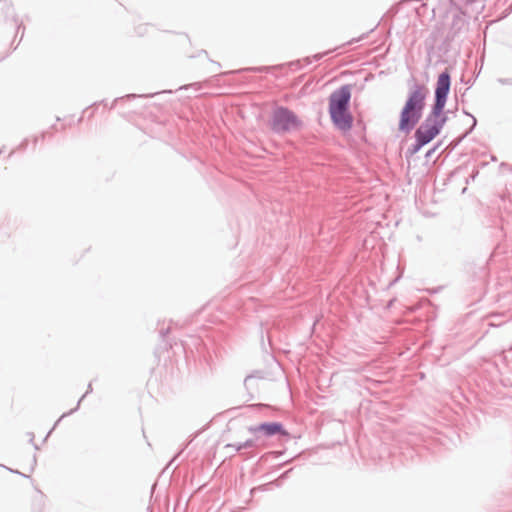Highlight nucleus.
Returning <instances> with one entry per match:
<instances>
[{"instance_id": "obj_21", "label": "nucleus", "mask_w": 512, "mask_h": 512, "mask_svg": "<svg viewBox=\"0 0 512 512\" xmlns=\"http://www.w3.org/2000/svg\"><path fill=\"white\" fill-rule=\"evenodd\" d=\"M292 470H293V469L291 468V469H289V470H287V471L283 472V473L280 475V477H279V479H278V480H284V479L288 478V476H289V474L292 472Z\"/></svg>"}, {"instance_id": "obj_24", "label": "nucleus", "mask_w": 512, "mask_h": 512, "mask_svg": "<svg viewBox=\"0 0 512 512\" xmlns=\"http://www.w3.org/2000/svg\"><path fill=\"white\" fill-rule=\"evenodd\" d=\"M30 435H31V437H30V442L34 445V448H35L36 450H37V449H39V447H38L36 444H34V435H33V434H30Z\"/></svg>"}, {"instance_id": "obj_15", "label": "nucleus", "mask_w": 512, "mask_h": 512, "mask_svg": "<svg viewBox=\"0 0 512 512\" xmlns=\"http://www.w3.org/2000/svg\"><path fill=\"white\" fill-rule=\"evenodd\" d=\"M226 448H233L237 452H239V451L244 449V447H242V442H240V443H229V444L226 445Z\"/></svg>"}, {"instance_id": "obj_32", "label": "nucleus", "mask_w": 512, "mask_h": 512, "mask_svg": "<svg viewBox=\"0 0 512 512\" xmlns=\"http://www.w3.org/2000/svg\"><path fill=\"white\" fill-rule=\"evenodd\" d=\"M62 419H63V418H61V417H60V418L57 420V422L55 423V425H54V426H52V429H55V426H56V425H57V424H58Z\"/></svg>"}, {"instance_id": "obj_10", "label": "nucleus", "mask_w": 512, "mask_h": 512, "mask_svg": "<svg viewBox=\"0 0 512 512\" xmlns=\"http://www.w3.org/2000/svg\"><path fill=\"white\" fill-rule=\"evenodd\" d=\"M425 144L422 143L419 139H415V142L406 150L405 158L409 160L412 156L418 153Z\"/></svg>"}, {"instance_id": "obj_13", "label": "nucleus", "mask_w": 512, "mask_h": 512, "mask_svg": "<svg viewBox=\"0 0 512 512\" xmlns=\"http://www.w3.org/2000/svg\"><path fill=\"white\" fill-rule=\"evenodd\" d=\"M254 436H255V438L247 439L246 441L242 442V447H244V449L257 446V441L259 439V436L258 435H254Z\"/></svg>"}, {"instance_id": "obj_17", "label": "nucleus", "mask_w": 512, "mask_h": 512, "mask_svg": "<svg viewBox=\"0 0 512 512\" xmlns=\"http://www.w3.org/2000/svg\"><path fill=\"white\" fill-rule=\"evenodd\" d=\"M498 82L502 85H512V78H499Z\"/></svg>"}, {"instance_id": "obj_19", "label": "nucleus", "mask_w": 512, "mask_h": 512, "mask_svg": "<svg viewBox=\"0 0 512 512\" xmlns=\"http://www.w3.org/2000/svg\"><path fill=\"white\" fill-rule=\"evenodd\" d=\"M169 332H170V328L169 327L166 328V329H161L160 332H159L160 338L162 340H164L165 337L169 334Z\"/></svg>"}, {"instance_id": "obj_6", "label": "nucleus", "mask_w": 512, "mask_h": 512, "mask_svg": "<svg viewBox=\"0 0 512 512\" xmlns=\"http://www.w3.org/2000/svg\"><path fill=\"white\" fill-rule=\"evenodd\" d=\"M470 13L475 16L481 14L485 8L486 0H462Z\"/></svg>"}, {"instance_id": "obj_38", "label": "nucleus", "mask_w": 512, "mask_h": 512, "mask_svg": "<svg viewBox=\"0 0 512 512\" xmlns=\"http://www.w3.org/2000/svg\"><path fill=\"white\" fill-rule=\"evenodd\" d=\"M215 65H217L218 67H221L220 63L219 62H215V61H212Z\"/></svg>"}, {"instance_id": "obj_16", "label": "nucleus", "mask_w": 512, "mask_h": 512, "mask_svg": "<svg viewBox=\"0 0 512 512\" xmlns=\"http://www.w3.org/2000/svg\"><path fill=\"white\" fill-rule=\"evenodd\" d=\"M464 170V168H462L461 166L457 167L453 172H450L449 174V177H450V180L452 178H454L456 175H459L461 174V172Z\"/></svg>"}, {"instance_id": "obj_40", "label": "nucleus", "mask_w": 512, "mask_h": 512, "mask_svg": "<svg viewBox=\"0 0 512 512\" xmlns=\"http://www.w3.org/2000/svg\"><path fill=\"white\" fill-rule=\"evenodd\" d=\"M33 462H34V464H36V456H34Z\"/></svg>"}, {"instance_id": "obj_4", "label": "nucleus", "mask_w": 512, "mask_h": 512, "mask_svg": "<svg viewBox=\"0 0 512 512\" xmlns=\"http://www.w3.org/2000/svg\"><path fill=\"white\" fill-rule=\"evenodd\" d=\"M302 125L303 123L300 118L285 106H276L269 120L270 130L277 135L299 130Z\"/></svg>"}, {"instance_id": "obj_33", "label": "nucleus", "mask_w": 512, "mask_h": 512, "mask_svg": "<svg viewBox=\"0 0 512 512\" xmlns=\"http://www.w3.org/2000/svg\"><path fill=\"white\" fill-rule=\"evenodd\" d=\"M45 137H46V132H43V133L41 134L40 138L43 140V139H45Z\"/></svg>"}, {"instance_id": "obj_30", "label": "nucleus", "mask_w": 512, "mask_h": 512, "mask_svg": "<svg viewBox=\"0 0 512 512\" xmlns=\"http://www.w3.org/2000/svg\"><path fill=\"white\" fill-rule=\"evenodd\" d=\"M20 29H22L24 31L25 27H23L22 25H18L17 26V33H19Z\"/></svg>"}, {"instance_id": "obj_8", "label": "nucleus", "mask_w": 512, "mask_h": 512, "mask_svg": "<svg viewBox=\"0 0 512 512\" xmlns=\"http://www.w3.org/2000/svg\"><path fill=\"white\" fill-rule=\"evenodd\" d=\"M465 114V117L467 116H470L471 117V125L468 129L465 130L464 133H462L459 137H457L456 139H454L453 141H450V152L468 135L472 132V130L474 129V127L476 126V119L475 117L471 116V115H468L466 113Z\"/></svg>"}, {"instance_id": "obj_18", "label": "nucleus", "mask_w": 512, "mask_h": 512, "mask_svg": "<svg viewBox=\"0 0 512 512\" xmlns=\"http://www.w3.org/2000/svg\"><path fill=\"white\" fill-rule=\"evenodd\" d=\"M437 148H438V146L436 145V146L432 147L431 149H429V150L426 152V154H425V158H426V159H430V158H431V156L434 154V152L436 151V149H437Z\"/></svg>"}, {"instance_id": "obj_29", "label": "nucleus", "mask_w": 512, "mask_h": 512, "mask_svg": "<svg viewBox=\"0 0 512 512\" xmlns=\"http://www.w3.org/2000/svg\"><path fill=\"white\" fill-rule=\"evenodd\" d=\"M251 378H252V376H251V375L246 376V378H245V380H244V384L246 385V384H247V382H248Z\"/></svg>"}, {"instance_id": "obj_20", "label": "nucleus", "mask_w": 512, "mask_h": 512, "mask_svg": "<svg viewBox=\"0 0 512 512\" xmlns=\"http://www.w3.org/2000/svg\"><path fill=\"white\" fill-rule=\"evenodd\" d=\"M329 53H330V51H326L324 53H317V54L313 55V59L315 61H319V60H321L323 58V56H325V55H327Z\"/></svg>"}, {"instance_id": "obj_31", "label": "nucleus", "mask_w": 512, "mask_h": 512, "mask_svg": "<svg viewBox=\"0 0 512 512\" xmlns=\"http://www.w3.org/2000/svg\"><path fill=\"white\" fill-rule=\"evenodd\" d=\"M11 471H12V472H15L16 474H19V475H21V476H23V477H28L27 475H25V474H23V473H20L19 471H13V470H11Z\"/></svg>"}, {"instance_id": "obj_12", "label": "nucleus", "mask_w": 512, "mask_h": 512, "mask_svg": "<svg viewBox=\"0 0 512 512\" xmlns=\"http://www.w3.org/2000/svg\"><path fill=\"white\" fill-rule=\"evenodd\" d=\"M91 392H92V384H91V383H89V384H88V387H87V391H86V393H85V394H84V395H83V396L78 400V402H77V404H76L75 408L71 409L70 411H68V412H66V413H63V414L61 415V418H65L66 416H69V415H71V414L75 413V412L79 409L80 404H81V401H82V400H83V399H84V398H85L89 393H91Z\"/></svg>"}, {"instance_id": "obj_39", "label": "nucleus", "mask_w": 512, "mask_h": 512, "mask_svg": "<svg viewBox=\"0 0 512 512\" xmlns=\"http://www.w3.org/2000/svg\"><path fill=\"white\" fill-rule=\"evenodd\" d=\"M466 191V187H464L462 190H461V193H465Z\"/></svg>"}, {"instance_id": "obj_3", "label": "nucleus", "mask_w": 512, "mask_h": 512, "mask_svg": "<svg viewBox=\"0 0 512 512\" xmlns=\"http://www.w3.org/2000/svg\"><path fill=\"white\" fill-rule=\"evenodd\" d=\"M351 101V86L343 85L333 91L329 97V114L333 125L348 131L353 126V116L349 111Z\"/></svg>"}, {"instance_id": "obj_27", "label": "nucleus", "mask_w": 512, "mask_h": 512, "mask_svg": "<svg viewBox=\"0 0 512 512\" xmlns=\"http://www.w3.org/2000/svg\"><path fill=\"white\" fill-rule=\"evenodd\" d=\"M449 9H450V14L453 12L454 10V4H453V1L450 0V6H449Z\"/></svg>"}, {"instance_id": "obj_26", "label": "nucleus", "mask_w": 512, "mask_h": 512, "mask_svg": "<svg viewBox=\"0 0 512 512\" xmlns=\"http://www.w3.org/2000/svg\"><path fill=\"white\" fill-rule=\"evenodd\" d=\"M182 451H183V450H181L180 452H178V453L174 456V458H172V459H171V461H170L169 465H170L172 462H174V460H175V459H176V458H177V457L182 453Z\"/></svg>"}, {"instance_id": "obj_23", "label": "nucleus", "mask_w": 512, "mask_h": 512, "mask_svg": "<svg viewBox=\"0 0 512 512\" xmlns=\"http://www.w3.org/2000/svg\"><path fill=\"white\" fill-rule=\"evenodd\" d=\"M465 183L468 184L469 183V179L471 178L472 180L475 178V175L474 174H470L469 176H465Z\"/></svg>"}, {"instance_id": "obj_1", "label": "nucleus", "mask_w": 512, "mask_h": 512, "mask_svg": "<svg viewBox=\"0 0 512 512\" xmlns=\"http://www.w3.org/2000/svg\"><path fill=\"white\" fill-rule=\"evenodd\" d=\"M448 99V67H446L440 74L437 80L434 103L431 112L426 116L424 121L415 130V139H419L422 143L427 145L430 143L440 132L446 122V115L444 108Z\"/></svg>"}, {"instance_id": "obj_11", "label": "nucleus", "mask_w": 512, "mask_h": 512, "mask_svg": "<svg viewBox=\"0 0 512 512\" xmlns=\"http://www.w3.org/2000/svg\"><path fill=\"white\" fill-rule=\"evenodd\" d=\"M452 17H453V21H452V24L450 25V31L451 30H460L461 27L465 23L464 18L462 16H460L458 13H454L452 15Z\"/></svg>"}, {"instance_id": "obj_22", "label": "nucleus", "mask_w": 512, "mask_h": 512, "mask_svg": "<svg viewBox=\"0 0 512 512\" xmlns=\"http://www.w3.org/2000/svg\"><path fill=\"white\" fill-rule=\"evenodd\" d=\"M27 145H28V140H27V139H25V140H23V141L20 143V145H19V149H25V148L27 147Z\"/></svg>"}, {"instance_id": "obj_28", "label": "nucleus", "mask_w": 512, "mask_h": 512, "mask_svg": "<svg viewBox=\"0 0 512 512\" xmlns=\"http://www.w3.org/2000/svg\"><path fill=\"white\" fill-rule=\"evenodd\" d=\"M197 85H198V83H193V84L189 85V87H195ZM187 88H188V86L180 87V89H187Z\"/></svg>"}, {"instance_id": "obj_25", "label": "nucleus", "mask_w": 512, "mask_h": 512, "mask_svg": "<svg viewBox=\"0 0 512 512\" xmlns=\"http://www.w3.org/2000/svg\"><path fill=\"white\" fill-rule=\"evenodd\" d=\"M364 36H365V34H363V35H362L360 38H358V39H352V40H350V41L348 42V44H352V43H354V42H357V41H359V40L363 39V38H364Z\"/></svg>"}, {"instance_id": "obj_34", "label": "nucleus", "mask_w": 512, "mask_h": 512, "mask_svg": "<svg viewBox=\"0 0 512 512\" xmlns=\"http://www.w3.org/2000/svg\"><path fill=\"white\" fill-rule=\"evenodd\" d=\"M305 61L307 62V64H311V59L309 57H307Z\"/></svg>"}, {"instance_id": "obj_2", "label": "nucleus", "mask_w": 512, "mask_h": 512, "mask_svg": "<svg viewBox=\"0 0 512 512\" xmlns=\"http://www.w3.org/2000/svg\"><path fill=\"white\" fill-rule=\"evenodd\" d=\"M428 89L419 83H414L408 93L404 106L399 115L398 130L409 134L422 118Z\"/></svg>"}, {"instance_id": "obj_14", "label": "nucleus", "mask_w": 512, "mask_h": 512, "mask_svg": "<svg viewBox=\"0 0 512 512\" xmlns=\"http://www.w3.org/2000/svg\"><path fill=\"white\" fill-rule=\"evenodd\" d=\"M447 179H448V177H447L445 174H443V175L438 174V175L436 176V179H435V185H436V187H437V188H439L440 184H442L443 186H445V185H446V180H447Z\"/></svg>"}, {"instance_id": "obj_35", "label": "nucleus", "mask_w": 512, "mask_h": 512, "mask_svg": "<svg viewBox=\"0 0 512 512\" xmlns=\"http://www.w3.org/2000/svg\"><path fill=\"white\" fill-rule=\"evenodd\" d=\"M38 140H39V137H37V136H36V137H34V144H35V145L37 144Z\"/></svg>"}, {"instance_id": "obj_9", "label": "nucleus", "mask_w": 512, "mask_h": 512, "mask_svg": "<svg viewBox=\"0 0 512 512\" xmlns=\"http://www.w3.org/2000/svg\"><path fill=\"white\" fill-rule=\"evenodd\" d=\"M269 70V67L267 66H259V67H247V68H241V69H237V70H232V71H228V72H225L224 75H228V74H240L242 72H254V73H261V72H266Z\"/></svg>"}, {"instance_id": "obj_36", "label": "nucleus", "mask_w": 512, "mask_h": 512, "mask_svg": "<svg viewBox=\"0 0 512 512\" xmlns=\"http://www.w3.org/2000/svg\"><path fill=\"white\" fill-rule=\"evenodd\" d=\"M507 357H508L507 353H506V352H504V354H503V360H506V359H507Z\"/></svg>"}, {"instance_id": "obj_5", "label": "nucleus", "mask_w": 512, "mask_h": 512, "mask_svg": "<svg viewBox=\"0 0 512 512\" xmlns=\"http://www.w3.org/2000/svg\"><path fill=\"white\" fill-rule=\"evenodd\" d=\"M248 431L253 435H262L265 437H272L275 435L289 436V433L284 428L281 422H263L259 425L250 426Z\"/></svg>"}, {"instance_id": "obj_7", "label": "nucleus", "mask_w": 512, "mask_h": 512, "mask_svg": "<svg viewBox=\"0 0 512 512\" xmlns=\"http://www.w3.org/2000/svg\"><path fill=\"white\" fill-rule=\"evenodd\" d=\"M157 94H159V92L146 93V94H127L125 96L115 98L110 106V109L114 108L119 102L130 101V100H133L136 98H151Z\"/></svg>"}, {"instance_id": "obj_37", "label": "nucleus", "mask_w": 512, "mask_h": 512, "mask_svg": "<svg viewBox=\"0 0 512 512\" xmlns=\"http://www.w3.org/2000/svg\"><path fill=\"white\" fill-rule=\"evenodd\" d=\"M100 104H103L105 107L107 106V103H106V101H105V100H102V101L100 102Z\"/></svg>"}]
</instances>
